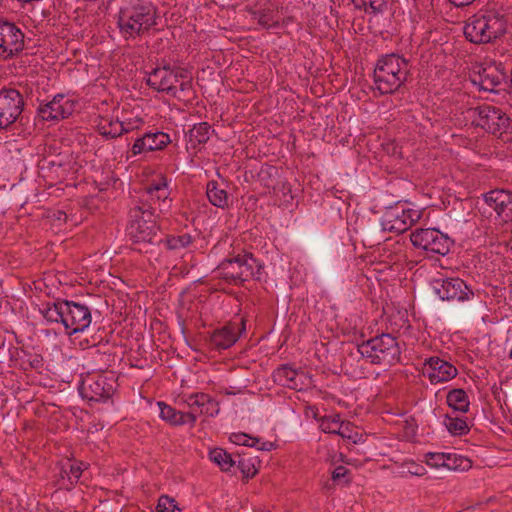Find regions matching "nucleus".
<instances>
[{"instance_id": "obj_1", "label": "nucleus", "mask_w": 512, "mask_h": 512, "mask_svg": "<svg viewBox=\"0 0 512 512\" xmlns=\"http://www.w3.org/2000/svg\"><path fill=\"white\" fill-rule=\"evenodd\" d=\"M409 78H411L409 59L397 53L382 55L374 67L373 88L380 95L394 94L405 87Z\"/></svg>"}, {"instance_id": "obj_2", "label": "nucleus", "mask_w": 512, "mask_h": 512, "mask_svg": "<svg viewBox=\"0 0 512 512\" xmlns=\"http://www.w3.org/2000/svg\"><path fill=\"white\" fill-rule=\"evenodd\" d=\"M506 14L496 9L480 10L465 21L463 33L476 45L493 44L507 32Z\"/></svg>"}, {"instance_id": "obj_3", "label": "nucleus", "mask_w": 512, "mask_h": 512, "mask_svg": "<svg viewBox=\"0 0 512 512\" xmlns=\"http://www.w3.org/2000/svg\"><path fill=\"white\" fill-rule=\"evenodd\" d=\"M156 20L157 8L151 2L134 0L120 8L117 26L125 39H134L148 33Z\"/></svg>"}, {"instance_id": "obj_4", "label": "nucleus", "mask_w": 512, "mask_h": 512, "mask_svg": "<svg viewBox=\"0 0 512 512\" xmlns=\"http://www.w3.org/2000/svg\"><path fill=\"white\" fill-rule=\"evenodd\" d=\"M358 353L371 364L392 366L400 362L401 348L396 337L383 333L362 342L357 347Z\"/></svg>"}, {"instance_id": "obj_5", "label": "nucleus", "mask_w": 512, "mask_h": 512, "mask_svg": "<svg viewBox=\"0 0 512 512\" xmlns=\"http://www.w3.org/2000/svg\"><path fill=\"white\" fill-rule=\"evenodd\" d=\"M255 268H258L257 272H259L260 266L256 258H254L251 253H245L224 259L214 272L218 278L228 283L237 284L238 282L242 283L253 277L259 279L260 276L256 275Z\"/></svg>"}, {"instance_id": "obj_6", "label": "nucleus", "mask_w": 512, "mask_h": 512, "mask_svg": "<svg viewBox=\"0 0 512 512\" xmlns=\"http://www.w3.org/2000/svg\"><path fill=\"white\" fill-rule=\"evenodd\" d=\"M24 97L19 90L12 87L0 89V129H8L12 124L19 121L23 124L28 118L24 112Z\"/></svg>"}, {"instance_id": "obj_7", "label": "nucleus", "mask_w": 512, "mask_h": 512, "mask_svg": "<svg viewBox=\"0 0 512 512\" xmlns=\"http://www.w3.org/2000/svg\"><path fill=\"white\" fill-rule=\"evenodd\" d=\"M477 115L476 127L493 135H502L511 128L512 120L500 107L484 103L472 109Z\"/></svg>"}, {"instance_id": "obj_8", "label": "nucleus", "mask_w": 512, "mask_h": 512, "mask_svg": "<svg viewBox=\"0 0 512 512\" xmlns=\"http://www.w3.org/2000/svg\"><path fill=\"white\" fill-rule=\"evenodd\" d=\"M410 238L414 246L440 255L448 254L454 243L447 234L435 227H421Z\"/></svg>"}, {"instance_id": "obj_9", "label": "nucleus", "mask_w": 512, "mask_h": 512, "mask_svg": "<svg viewBox=\"0 0 512 512\" xmlns=\"http://www.w3.org/2000/svg\"><path fill=\"white\" fill-rule=\"evenodd\" d=\"M25 35L13 22L2 21V45L0 60H9L18 56L24 50Z\"/></svg>"}, {"instance_id": "obj_10", "label": "nucleus", "mask_w": 512, "mask_h": 512, "mask_svg": "<svg viewBox=\"0 0 512 512\" xmlns=\"http://www.w3.org/2000/svg\"><path fill=\"white\" fill-rule=\"evenodd\" d=\"M64 327L69 335L77 332H81L89 327L92 316L88 306L74 302L64 300Z\"/></svg>"}, {"instance_id": "obj_11", "label": "nucleus", "mask_w": 512, "mask_h": 512, "mask_svg": "<svg viewBox=\"0 0 512 512\" xmlns=\"http://www.w3.org/2000/svg\"><path fill=\"white\" fill-rule=\"evenodd\" d=\"M76 102L66 98L64 94H57L45 104H40L37 113L44 121H55L69 117L75 110Z\"/></svg>"}, {"instance_id": "obj_12", "label": "nucleus", "mask_w": 512, "mask_h": 512, "mask_svg": "<svg viewBox=\"0 0 512 512\" xmlns=\"http://www.w3.org/2000/svg\"><path fill=\"white\" fill-rule=\"evenodd\" d=\"M177 83V67L172 68L170 65H164L163 67L153 69L146 80V84L150 88L158 92H166L173 96H176Z\"/></svg>"}, {"instance_id": "obj_13", "label": "nucleus", "mask_w": 512, "mask_h": 512, "mask_svg": "<svg viewBox=\"0 0 512 512\" xmlns=\"http://www.w3.org/2000/svg\"><path fill=\"white\" fill-rule=\"evenodd\" d=\"M506 79V73L502 63H490L487 66H481L477 73L471 78L474 84L484 91L495 92L502 82Z\"/></svg>"}, {"instance_id": "obj_14", "label": "nucleus", "mask_w": 512, "mask_h": 512, "mask_svg": "<svg viewBox=\"0 0 512 512\" xmlns=\"http://www.w3.org/2000/svg\"><path fill=\"white\" fill-rule=\"evenodd\" d=\"M433 289L441 300L464 301L471 293L466 283L458 277L435 280Z\"/></svg>"}, {"instance_id": "obj_15", "label": "nucleus", "mask_w": 512, "mask_h": 512, "mask_svg": "<svg viewBox=\"0 0 512 512\" xmlns=\"http://www.w3.org/2000/svg\"><path fill=\"white\" fill-rule=\"evenodd\" d=\"M115 392L113 383L104 376H98L95 380L83 382L80 386V393L83 398L89 401H105L112 397Z\"/></svg>"}, {"instance_id": "obj_16", "label": "nucleus", "mask_w": 512, "mask_h": 512, "mask_svg": "<svg viewBox=\"0 0 512 512\" xmlns=\"http://www.w3.org/2000/svg\"><path fill=\"white\" fill-rule=\"evenodd\" d=\"M171 143L169 134L162 131L147 132L143 136L135 139L132 146V155H138L144 152H152L165 149Z\"/></svg>"}, {"instance_id": "obj_17", "label": "nucleus", "mask_w": 512, "mask_h": 512, "mask_svg": "<svg viewBox=\"0 0 512 512\" xmlns=\"http://www.w3.org/2000/svg\"><path fill=\"white\" fill-rule=\"evenodd\" d=\"M424 365L428 378L433 384L449 381L456 377L458 373L455 366L439 357H430Z\"/></svg>"}, {"instance_id": "obj_18", "label": "nucleus", "mask_w": 512, "mask_h": 512, "mask_svg": "<svg viewBox=\"0 0 512 512\" xmlns=\"http://www.w3.org/2000/svg\"><path fill=\"white\" fill-rule=\"evenodd\" d=\"M272 377L276 384L293 390H302L306 378L304 372L293 369L288 364L281 365L274 370Z\"/></svg>"}, {"instance_id": "obj_19", "label": "nucleus", "mask_w": 512, "mask_h": 512, "mask_svg": "<svg viewBox=\"0 0 512 512\" xmlns=\"http://www.w3.org/2000/svg\"><path fill=\"white\" fill-rule=\"evenodd\" d=\"M238 339L237 325L229 323L221 329L215 330L211 337V344L218 349H227L231 347Z\"/></svg>"}, {"instance_id": "obj_20", "label": "nucleus", "mask_w": 512, "mask_h": 512, "mask_svg": "<svg viewBox=\"0 0 512 512\" xmlns=\"http://www.w3.org/2000/svg\"><path fill=\"white\" fill-rule=\"evenodd\" d=\"M131 129L126 127L123 122L118 119L109 117H100L97 123V131L106 138H117L124 133H128Z\"/></svg>"}, {"instance_id": "obj_21", "label": "nucleus", "mask_w": 512, "mask_h": 512, "mask_svg": "<svg viewBox=\"0 0 512 512\" xmlns=\"http://www.w3.org/2000/svg\"><path fill=\"white\" fill-rule=\"evenodd\" d=\"M319 422L321 430L325 433L337 434L343 438H352L350 434L344 432V428L347 429L350 423L341 421L338 414L324 416L319 419Z\"/></svg>"}, {"instance_id": "obj_22", "label": "nucleus", "mask_w": 512, "mask_h": 512, "mask_svg": "<svg viewBox=\"0 0 512 512\" xmlns=\"http://www.w3.org/2000/svg\"><path fill=\"white\" fill-rule=\"evenodd\" d=\"M206 194L210 203L216 207L224 208L228 206V193L220 184L215 181H209L206 187Z\"/></svg>"}, {"instance_id": "obj_23", "label": "nucleus", "mask_w": 512, "mask_h": 512, "mask_svg": "<svg viewBox=\"0 0 512 512\" xmlns=\"http://www.w3.org/2000/svg\"><path fill=\"white\" fill-rule=\"evenodd\" d=\"M130 217L132 218V222L134 224H140L141 222L144 224L156 222V216L154 214L153 208L148 203L136 205L131 208Z\"/></svg>"}, {"instance_id": "obj_24", "label": "nucleus", "mask_w": 512, "mask_h": 512, "mask_svg": "<svg viewBox=\"0 0 512 512\" xmlns=\"http://www.w3.org/2000/svg\"><path fill=\"white\" fill-rule=\"evenodd\" d=\"M446 400L449 407L454 411L465 413L469 409L468 396L463 389H452L448 392Z\"/></svg>"}, {"instance_id": "obj_25", "label": "nucleus", "mask_w": 512, "mask_h": 512, "mask_svg": "<svg viewBox=\"0 0 512 512\" xmlns=\"http://www.w3.org/2000/svg\"><path fill=\"white\" fill-rule=\"evenodd\" d=\"M211 126L207 122H200L195 124L192 129L189 130V142L195 148L197 145L206 144L210 138L209 131Z\"/></svg>"}, {"instance_id": "obj_26", "label": "nucleus", "mask_w": 512, "mask_h": 512, "mask_svg": "<svg viewBox=\"0 0 512 512\" xmlns=\"http://www.w3.org/2000/svg\"><path fill=\"white\" fill-rule=\"evenodd\" d=\"M424 211H420L417 209L407 208L402 209L401 214L398 213V208L394 209V211L390 212L391 218L388 222L392 221H400L402 224H416L423 217Z\"/></svg>"}, {"instance_id": "obj_27", "label": "nucleus", "mask_w": 512, "mask_h": 512, "mask_svg": "<svg viewBox=\"0 0 512 512\" xmlns=\"http://www.w3.org/2000/svg\"><path fill=\"white\" fill-rule=\"evenodd\" d=\"M388 1L389 0H352V3L356 9L377 15L387 9Z\"/></svg>"}, {"instance_id": "obj_28", "label": "nucleus", "mask_w": 512, "mask_h": 512, "mask_svg": "<svg viewBox=\"0 0 512 512\" xmlns=\"http://www.w3.org/2000/svg\"><path fill=\"white\" fill-rule=\"evenodd\" d=\"M272 193L276 197V203L279 206H291L293 204L294 195L290 183L282 182L272 186Z\"/></svg>"}, {"instance_id": "obj_29", "label": "nucleus", "mask_w": 512, "mask_h": 512, "mask_svg": "<svg viewBox=\"0 0 512 512\" xmlns=\"http://www.w3.org/2000/svg\"><path fill=\"white\" fill-rule=\"evenodd\" d=\"M168 183L165 174H159L157 180H153L145 187L147 194L155 196L158 200H165L168 197Z\"/></svg>"}, {"instance_id": "obj_30", "label": "nucleus", "mask_w": 512, "mask_h": 512, "mask_svg": "<svg viewBox=\"0 0 512 512\" xmlns=\"http://www.w3.org/2000/svg\"><path fill=\"white\" fill-rule=\"evenodd\" d=\"M209 458L212 462L216 463L222 471H228L236 464V460L232 458V455L222 448L212 449L209 453Z\"/></svg>"}, {"instance_id": "obj_31", "label": "nucleus", "mask_w": 512, "mask_h": 512, "mask_svg": "<svg viewBox=\"0 0 512 512\" xmlns=\"http://www.w3.org/2000/svg\"><path fill=\"white\" fill-rule=\"evenodd\" d=\"M177 76L181 93L180 97L191 100L195 94L192 85V76L188 70L180 67H177Z\"/></svg>"}, {"instance_id": "obj_32", "label": "nucleus", "mask_w": 512, "mask_h": 512, "mask_svg": "<svg viewBox=\"0 0 512 512\" xmlns=\"http://www.w3.org/2000/svg\"><path fill=\"white\" fill-rule=\"evenodd\" d=\"M64 300L48 304L47 307L42 311L44 318L49 322L62 323L64 325Z\"/></svg>"}, {"instance_id": "obj_33", "label": "nucleus", "mask_w": 512, "mask_h": 512, "mask_svg": "<svg viewBox=\"0 0 512 512\" xmlns=\"http://www.w3.org/2000/svg\"><path fill=\"white\" fill-rule=\"evenodd\" d=\"M505 199H508V191L506 190H492L485 194V205L493 209L496 215L503 206Z\"/></svg>"}, {"instance_id": "obj_34", "label": "nucleus", "mask_w": 512, "mask_h": 512, "mask_svg": "<svg viewBox=\"0 0 512 512\" xmlns=\"http://www.w3.org/2000/svg\"><path fill=\"white\" fill-rule=\"evenodd\" d=\"M141 226H128L126 235L132 239L133 243L141 244L152 242L155 233L152 229H140Z\"/></svg>"}, {"instance_id": "obj_35", "label": "nucleus", "mask_w": 512, "mask_h": 512, "mask_svg": "<svg viewBox=\"0 0 512 512\" xmlns=\"http://www.w3.org/2000/svg\"><path fill=\"white\" fill-rule=\"evenodd\" d=\"M472 467V461L467 457L458 454L448 453L446 457V468L450 471H467Z\"/></svg>"}, {"instance_id": "obj_36", "label": "nucleus", "mask_w": 512, "mask_h": 512, "mask_svg": "<svg viewBox=\"0 0 512 512\" xmlns=\"http://www.w3.org/2000/svg\"><path fill=\"white\" fill-rule=\"evenodd\" d=\"M158 405L160 407V416L163 420H166L173 425L187 423V420L184 419L183 412L176 411L164 402H159Z\"/></svg>"}, {"instance_id": "obj_37", "label": "nucleus", "mask_w": 512, "mask_h": 512, "mask_svg": "<svg viewBox=\"0 0 512 512\" xmlns=\"http://www.w3.org/2000/svg\"><path fill=\"white\" fill-rule=\"evenodd\" d=\"M444 424L453 435L461 436L469 432L468 424L463 418L446 415Z\"/></svg>"}, {"instance_id": "obj_38", "label": "nucleus", "mask_w": 512, "mask_h": 512, "mask_svg": "<svg viewBox=\"0 0 512 512\" xmlns=\"http://www.w3.org/2000/svg\"><path fill=\"white\" fill-rule=\"evenodd\" d=\"M235 466L241 471L244 478L249 479L255 476L257 470L253 459L246 457L245 454H238Z\"/></svg>"}, {"instance_id": "obj_39", "label": "nucleus", "mask_w": 512, "mask_h": 512, "mask_svg": "<svg viewBox=\"0 0 512 512\" xmlns=\"http://www.w3.org/2000/svg\"><path fill=\"white\" fill-rule=\"evenodd\" d=\"M192 242L190 234L169 235L166 238V245L170 250H176L187 247Z\"/></svg>"}, {"instance_id": "obj_40", "label": "nucleus", "mask_w": 512, "mask_h": 512, "mask_svg": "<svg viewBox=\"0 0 512 512\" xmlns=\"http://www.w3.org/2000/svg\"><path fill=\"white\" fill-rule=\"evenodd\" d=\"M498 217L501 218L503 224H512V192L508 191V199H505L503 206H501Z\"/></svg>"}, {"instance_id": "obj_41", "label": "nucleus", "mask_w": 512, "mask_h": 512, "mask_svg": "<svg viewBox=\"0 0 512 512\" xmlns=\"http://www.w3.org/2000/svg\"><path fill=\"white\" fill-rule=\"evenodd\" d=\"M157 512H174L176 509L180 510L173 498L167 495H162L157 504Z\"/></svg>"}, {"instance_id": "obj_42", "label": "nucleus", "mask_w": 512, "mask_h": 512, "mask_svg": "<svg viewBox=\"0 0 512 512\" xmlns=\"http://www.w3.org/2000/svg\"><path fill=\"white\" fill-rule=\"evenodd\" d=\"M446 457L445 453H427L426 463L427 465L435 468L444 467L446 468Z\"/></svg>"}, {"instance_id": "obj_43", "label": "nucleus", "mask_w": 512, "mask_h": 512, "mask_svg": "<svg viewBox=\"0 0 512 512\" xmlns=\"http://www.w3.org/2000/svg\"><path fill=\"white\" fill-rule=\"evenodd\" d=\"M209 401V395L205 393H198L195 395H191L188 399V404L192 408V410H195V408H198L199 411H201L202 406L205 404V402Z\"/></svg>"}, {"instance_id": "obj_44", "label": "nucleus", "mask_w": 512, "mask_h": 512, "mask_svg": "<svg viewBox=\"0 0 512 512\" xmlns=\"http://www.w3.org/2000/svg\"><path fill=\"white\" fill-rule=\"evenodd\" d=\"M219 410L218 402L209 396V401L205 402L200 413L208 416H214L219 413Z\"/></svg>"}, {"instance_id": "obj_45", "label": "nucleus", "mask_w": 512, "mask_h": 512, "mask_svg": "<svg viewBox=\"0 0 512 512\" xmlns=\"http://www.w3.org/2000/svg\"><path fill=\"white\" fill-rule=\"evenodd\" d=\"M44 215L51 221H67V214L62 210H47Z\"/></svg>"}, {"instance_id": "obj_46", "label": "nucleus", "mask_w": 512, "mask_h": 512, "mask_svg": "<svg viewBox=\"0 0 512 512\" xmlns=\"http://www.w3.org/2000/svg\"><path fill=\"white\" fill-rule=\"evenodd\" d=\"M258 19V23L259 25H261L263 28H270L271 27V21H272V18L270 16L269 13H267L266 11H261L260 14L258 15L257 17Z\"/></svg>"}, {"instance_id": "obj_47", "label": "nucleus", "mask_w": 512, "mask_h": 512, "mask_svg": "<svg viewBox=\"0 0 512 512\" xmlns=\"http://www.w3.org/2000/svg\"><path fill=\"white\" fill-rule=\"evenodd\" d=\"M231 440L237 445L247 446L248 442L250 441V436L245 433L233 434L231 436Z\"/></svg>"}, {"instance_id": "obj_48", "label": "nucleus", "mask_w": 512, "mask_h": 512, "mask_svg": "<svg viewBox=\"0 0 512 512\" xmlns=\"http://www.w3.org/2000/svg\"><path fill=\"white\" fill-rule=\"evenodd\" d=\"M347 473H348V469L346 467L340 465L334 469V471L332 473V479L339 480V479L345 477Z\"/></svg>"}, {"instance_id": "obj_49", "label": "nucleus", "mask_w": 512, "mask_h": 512, "mask_svg": "<svg viewBox=\"0 0 512 512\" xmlns=\"http://www.w3.org/2000/svg\"><path fill=\"white\" fill-rule=\"evenodd\" d=\"M81 468L77 465L70 464L69 465V474H71L75 479H78L81 476Z\"/></svg>"}, {"instance_id": "obj_50", "label": "nucleus", "mask_w": 512, "mask_h": 512, "mask_svg": "<svg viewBox=\"0 0 512 512\" xmlns=\"http://www.w3.org/2000/svg\"><path fill=\"white\" fill-rule=\"evenodd\" d=\"M56 166L55 162L54 161H49L47 159H43L39 162L38 164V167L41 169V170H44V169H51L52 167Z\"/></svg>"}, {"instance_id": "obj_51", "label": "nucleus", "mask_w": 512, "mask_h": 512, "mask_svg": "<svg viewBox=\"0 0 512 512\" xmlns=\"http://www.w3.org/2000/svg\"><path fill=\"white\" fill-rule=\"evenodd\" d=\"M407 230V228L399 229L397 226L391 225L387 229L386 226L381 227V233L384 234L386 231L390 232H396V233H404Z\"/></svg>"}, {"instance_id": "obj_52", "label": "nucleus", "mask_w": 512, "mask_h": 512, "mask_svg": "<svg viewBox=\"0 0 512 512\" xmlns=\"http://www.w3.org/2000/svg\"><path fill=\"white\" fill-rule=\"evenodd\" d=\"M278 169L275 166H268L265 169H261L259 175H272L273 173L277 174Z\"/></svg>"}, {"instance_id": "obj_53", "label": "nucleus", "mask_w": 512, "mask_h": 512, "mask_svg": "<svg viewBox=\"0 0 512 512\" xmlns=\"http://www.w3.org/2000/svg\"><path fill=\"white\" fill-rule=\"evenodd\" d=\"M273 443L272 442H261L260 443V446L258 447V450H261V451H270L272 450L273 448Z\"/></svg>"}, {"instance_id": "obj_54", "label": "nucleus", "mask_w": 512, "mask_h": 512, "mask_svg": "<svg viewBox=\"0 0 512 512\" xmlns=\"http://www.w3.org/2000/svg\"><path fill=\"white\" fill-rule=\"evenodd\" d=\"M183 415H184V419H186L187 422L194 423L196 421V416H195L194 411L188 412V413H183Z\"/></svg>"}, {"instance_id": "obj_55", "label": "nucleus", "mask_w": 512, "mask_h": 512, "mask_svg": "<svg viewBox=\"0 0 512 512\" xmlns=\"http://www.w3.org/2000/svg\"><path fill=\"white\" fill-rule=\"evenodd\" d=\"M259 444H260V439L250 436V441L248 442L247 446L255 447L258 449V447L260 446Z\"/></svg>"}, {"instance_id": "obj_56", "label": "nucleus", "mask_w": 512, "mask_h": 512, "mask_svg": "<svg viewBox=\"0 0 512 512\" xmlns=\"http://www.w3.org/2000/svg\"><path fill=\"white\" fill-rule=\"evenodd\" d=\"M245 11L249 13L253 18H257L261 11H257L250 6L245 7Z\"/></svg>"}, {"instance_id": "obj_57", "label": "nucleus", "mask_w": 512, "mask_h": 512, "mask_svg": "<svg viewBox=\"0 0 512 512\" xmlns=\"http://www.w3.org/2000/svg\"><path fill=\"white\" fill-rule=\"evenodd\" d=\"M325 257H326V250L323 249V250L319 251V254H318L319 261L323 262L325 260Z\"/></svg>"}, {"instance_id": "obj_58", "label": "nucleus", "mask_w": 512, "mask_h": 512, "mask_svg": "<svg viewBox=\"0 0 512 512\" xmlns=\"http://www.w3.org/2000/svg\"><path fill=\"white\" fill-rule=\"evenodd\" d=\"M368 239L374 240L377 244H380L381 240H383V236H376L375 239L372 236H367Z\"/></svg>"}, {"instance_id": "obj_59", "label": "nucleus", "mask_w": 512, "mask_h": 512, "mask_svg": "<svg viewBox=\"0 0 512 512\" xmlns=\"http://www.w3.org/2000/svg\"><path fill=\"white\" fill-rule=\"evenodd\" d=\"M453 219L456 220V221H461L462 220V214L460 212H454Z\"/></svg>"}, {"instance_id": "obj_60", "label": "nucleus", "mask_w": 512, "mask_h": 512, "mask_svg": "<svg viewBox=\"0 0 512 512\" xmlns=\"http://www.w3.org/2000/svg\"><path fill=\"white\" fill-rule=\"evenodd\" d=\"M349 430H350V425L348 426V428H347V429H345V428H344V432H346L347 434H349V433H348V431H349Z\"/></svg>"}, {"instance_id": "obj_61", "label": "nucleus", "mask_w": 512, "mask_h": 512, "mask_svg": "<svg viewBox=\"0 0 512 512\" xmlns=\"http://www.w3.org/2000/svg\"><path fill=\"white\" fill-rule=\"evenodd\" d=\"M415 475H422V472L416 471L414 472Z\"/></svg>"}]
</instances>
